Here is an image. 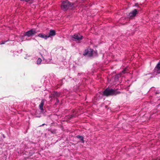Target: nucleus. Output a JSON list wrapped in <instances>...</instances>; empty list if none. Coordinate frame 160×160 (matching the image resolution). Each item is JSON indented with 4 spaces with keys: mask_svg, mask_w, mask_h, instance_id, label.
Listing matches in <instances>:
<instances>
[{
    "mask_svg": "<svg viewBox=\"0 0 160 160\" xmlns=\"http://www.w3.org/2000/svg\"><path fill=\"white\" fill-rule=\"evenodd\" d=\"M76 137L80 139L81 141H82V143H83L84 142V141L83 140L84 138L83 136L80 135H78L76 136Z\"/></svg>",
    "mask_w": 160,
    "mask_h": 160,
    "instance_id": "nucleus-12",
    "label": "nucleus"
},
{
    "mask_svg": "<svg viewBox=\"0 0 160 160\" xmlns=\"http://www.w3.org/2000/svg\"><path fill=\"white\" fill-rule=\"evenodd\" d=\"M127 68H125L119 74L121 75H122L124 74L127 71Z\"/></svg>",
    "mask_w": 160,
    "mask_h": 160,
    "instance_id": "nucleus-13",
    "label": "nucleus"
},
{
    "mask_svg": "<svg viewBox=\"0 0 160 160\" xmlns=\"http://www.w3.org/2000/svg\"><path fill=\"white\" fill-rule=\"evenodd\" d=\"M89 52V50L88 49H86L84 51L83 54L84 56H86L88 55V53Z\"/></svg>",
    "mask_w": 160,
    "mask_h": 160,
    "instance_id": "nucleus-14",
    "label": "nucleus"
},
{
    "mask_svg": "<svg viewBox=\"0 0 160 160\" xmlns=\"http://www.w3.org/2000/svg\"><path fill=\"white\" fill-rule=\"evenodd\" d=\"M42 60L40 58H38L37 61V64H40L41 63Z\"/></svg>",
    "mask_w": 160,
    "mask_h": 160,
    "instance_id": "nucleus-17",
    "label": "nucleus"
},
{
    "mask_svg": "<svg viewBox=\"0 0 160 160\" xmlns=\"http://www.w3.org/2000/svg\"><path fill=\"white\" fill-rule=\"evenodd\" d=\"M70 37L72 38V40L75 41L79 42L83 38V36L80 35L79 33H75L73 35H71Z\"/></svg>",
    "mask_w": 160,
    "mask_h": 160,
    "instance_id": "nucleus-3",
    "label": "nucleus"
},
{
    "mask_svg": "<svg viewBox=\"0 0 160 160\" xmlns=\"http://www.w3.org/2000/svg\"><path fill=\"white\" fill-rule=\"evenodd\" d=\"M60 93L56 91L53 92L49 96V98H51V99H56V100H58L57 98L60 96Z\"/></svg>",
    "mask_w": 160,
    "mask_h": 160,
    "instance_id": "nucleus-5",
    "label": "nucleus"
},
{
    "mask_svg": "<svg viewBox=\"0 0 160 160\" xmlns=\"http://www.w3.org/2000/svg\"><path fill=\"white\" fill-rule=\"evenodd\" d=\"M56 35V32L54 30H50L48 34V38L54 36Z\"/></svg>",
    "mask_w": 160,
    "mask_h": 160,
    "instance_id": "nucleus-8",
    "label": "nucleus"
},
{
    "mask_svg": "<svg viewBox=\"0 0 160 160\" xmlns=\"http://www.w3.org/2000/svg\"><path fill=\"white\" fill-rule=\"evenodd\" d=\"M153 72L154 74H160V61L157 64L153 70Z\"/></svg>",
    "mask_w": 160,
    "mask_h": 160,
    "instance_id": "nucleus-6",
    "label": "nucleus"
},
{
    "mask_svg": "<svg viewBox=\"0 0 160 160\" xmlns=\"http://www.w3.org/2000/svg\"><path fill=\"white\" fill-rule=\"evenodd\" d=\"M138 13V11L136 9H134L131 12L129 13L128 18L129 19H132L136 16Z\"/></svg>",
    "mask_w": 160,
    "mask_h": 160,
    "instance_id": "nucleus-7",
    "label": "nucleus"
},
{
    "mask_svg": "<svg viewBox=\"0 0 160 160\" xmlns=\"http://www.w3.org/2000/svg\"><path fill=\"white\" fill-rule=\"evenodd\" d=\"M155 96L157 97H160V92H156L155 93Z\"/></svg>",
    "mask_w": 160,
    "mask_h": 160,
    "instance_id": "nucleus-15",
    "label": "nucleus"
},
{
    "mask_svg": "<svg viewBox=\"0 0 160 160\" xmlns=\"http://www.w3.org/2000/svg\"><path fill=\"white\" fill-rule=\"evenodd\" d=\"M38 36L39 37L44 38L45 39H47L48 38V34L45 35L43 33H40L38 35Z\"/></svg>",
    "mask_w": 160,
    "mask_h": 160,
    "instance_id": "nucleus-9",
    "label": "nucleus"
},
{
    "mask_svg": "<svg viewBox=\"0 0 160 160\" xmlns=\"http://www.w3.org/2000/svg\"><path fill=\"white\" fill-rule=\"evenodd\" d=\"M21 1H25L27 2H28V1H30V0H20Z\"/></svg>",
    "mask_w": 160,
    "mask_h": 160,
    "instance_id": "nucleus-19",
    "label": "nucleus"
},
{
    "mask_svg": "<svg viewBox=\"0 0 160 160\" xmlns=\"http://www.w3.org/2000/svg\"><path fill=\"white\" fill-rule=\"evenodd\" d=\"M74 5L73 3H70L68 0H64L62 2L61 5V8L64 11L67 10L69 8Z\"/></svg>",
    "mask_w": 160,
    "mask_h": 160,
    "instance_id": "nucleus-2",
    "label": "nucleus"
},
{
    "mask_svg": "<svg viewBox=\"0 0 160 160\" xmlns=\"http://www.w3.org/2000/svg\"><path fill=\"white\" fill-rule=\"evenodd\" d=\"M74 117V115H69L67 116V118L69 119H71L72 118H73Z\"/></svg>",
    "mask_w": 160,
    "mask_h": 160,
    "instance_id": "nucleus-16",
    "label": "nucleus"
},
{
    "mask_svg": "<svg viewBox=\"0 0 160 160\" xmlns=\"http://www.w3.org/2000/svg\"><path fill=\"white\" fill-rule=\"evenodd\" d=\"M102 93L103 96L108 97L110 96L115 95L120 93V92L117 91L116 90L107 88Z\"/></svg>",
    "mask_w": 160,
    "mask_h": 160,
    "instance_id": "nucleus-1",
    "label": "nucleus"
},
{
    "mask_svg": "<svg viewBox=\"0 0 160 160\" xmlns=\"http://www.w3.org/2000/svg\"><path fill=\"white\" fill-rule=\"evenodd\" d=\"M8 41V40H6V41H2L1 42V43H0V44H4L6 42H7Z\"/></svg>",
    "mask_w": 160,
    "mask_h": 160,
    "instance_id": "nucleus-18",
    "label": "nucleus"
},
{
    "mask_svg": "<svg viewBox=\"0 0 160 160\" xmlns=\"http://www.w3.org/2000/svg\"><path fill=\"white\" fill-rule=\"evenodd\" d=\"M44 104V101H42L41 103L39 105V107L40 109L42 111H43V106Z\"/></svg>",
    "mask_w": 160,
    "mask_h": 160,
    "instance_id": "nucleus-10",
    "label": "nucleus"
},
{
    "mask_svg": "<svg viewBox=\"0 0 160 160\" xmlns=\"http://www.w3.org/2000/svg\"><path fill=\"white\" fill-rule=\"evenodd\" d=\"M94 51L92 49H90L89 50V52L88 53V55L89 57H91L92 56L93 52Z\"/></svg>",
    "mask_w": 160,
    "mask_h": 160,
    "instance_id": "nucleus-11",
    "label": "nucleus"
},
{
    "mask_svg": "<svg viewBox=\"0 0 160 160\" xmlns=\"http://www.w3.org/2000/svg\"><path fill=\"white\" fill-rule=\"evenodd\" d=\"M45 125V124H43L42 125V126H43V125ZM41 126V125H40V126Z\"/></svg>",
    "mask_w": 160,
    "mask_h": 160,
    "instance_id": "nucleus-21",
    "label": "nucleus"
},
{
    "mask_svg": "<svg viewBox=\"0 0 160 160\" xmlns=\"http://www.w3.org/2000/svg\"><path fill=\"white\" fill-rule=\"evenodd\" d=\"M75 8V7H72V9H74Z\"/></svg>",
    "mask_w": 160,
    "mask_h": 160,
    "instance_id": "nucleus-20",
    "label": "nucleus"
},
{
    "mask_svg": "<svg viewBox=\"0 0 160 160\" xmlns=\"http://www.w3.org/2000/svg\"><path fill=\"white\" fill-rule=\"evenodd\" d=\"M160 160V159H155V160Z\"/></svg>",
    "mask_w": 160,
    "mask_h": 160,
    "instance_id": "nucleus-22",
    "label": "nucleus"
},
{
    "mask_svg": "<svg viewBox=\"0 0 160 160\" xmlns=\"http://www.w3.org/2000/svg\"><path fill=\"white\" fill-rule=\"evenodd\" d=\"M36 30L33 29H32L24 33L23 35V36H27L29 37L34 35L37 33Z\"/></svg>",
    "mask_w": 160,
    "mask_h": 160,
    "instance_id": "nucleus-4",
    "label": "nucleus"
}]
</instances>
